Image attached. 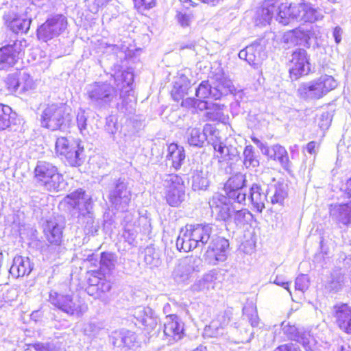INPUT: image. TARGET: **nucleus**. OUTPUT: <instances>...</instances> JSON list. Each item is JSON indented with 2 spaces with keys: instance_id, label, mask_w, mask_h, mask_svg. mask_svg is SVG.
I'll use <instances>...</instances> for the list:
<instances>
[{
  "instance_id": "obj_20",
  "label": "nucleus",
  "mask_w": 351,
  "mask_h": 351,
  "mask_svg": "<svg viewBox=\"0 0 351 351\" xmlns=\"http://www.w3.org/2000/svg\"><path fill=\"white\" fill-rule=\"evenodd\" d=\"M3 19L8 28L16 34L27 33L32 20L27 16V12L25 14L19 15L11 11L5 13Z\"/></svg>"
},
{
  "instance_id": "obj_8",
  "label": "nucleus",
  "mask_w": 351,
  "mask_h": 351,
  "mask_svg": "<svg viewBox=\"0 0 351 351\" xmlns=\"http://www.w3.org/2000/svg\"><path fill=\"white\" fill-rule=\"evenodd\" d=\"M49 301L55 307L69 315H80L86 311V306L73 293H60L51 290Z\"/></svg>"
},
{
  "instance_id": "obj_48",
  "label": "nucleus",
  "mask_w": 351,
  "mask_h": 351,
  "mask_svg": "<svg viewBox=\"0 0 351 351\" xmlns=\"http://www.w3.org/2000/svg\"><path fill=\"white\" fill-rule=\"evenodd\" d=\"M246 182L245 175L242 173H237L227 180L224 184V191L246 189Z\"/></svg>"
},
{
  "instance_id": "obj_33",
  "label": "nucleus",
  "mask_w": 351,
  "mask_h": 351,
  "mask_svg": "<svg viewBox=\"0 0 351 351\" xmlns=\"http://www.w3.org/2000/svg\"><path fill=\"white\" fill-rule=\"evenodd\" d=\"M266 192L267 202H270L272 204L282 205L287 196L286 186L280 182L269 184Z\"/></svg>"
},
{
  "instance_id": "obj_19",
  "label": "nucleus",
  "mask_w": 351,
  "mask_h": 351,
  "mask_svg": "<svg viewBox=\"0 0 351 351\" xmlns=\"http://www.w3.org/2000/svg\"><path fill=\"white\" fill-rule=\"evenodd\" d=\"M68 199V204L74 209L78 210V216L88 215L92 213L93 202L85 191L82 189H77L66 197Z\"/></svg>"
},
{
  "instance_id": "obj_60",
  "label": "nucleus",
  "mask_w": 351,
  "mask_h": 351,
  "mask_svg": "<svg viewBox=\"0 0 351 351\" xmlns=\"http://www.w3.org/2000/svg\"><path fill=\"white\" fill-rule=\"evenodd\" d=\"M186 86L178 85L176 84L171 90V96L174 101H179L182 99L184 94H186Z\"/></svg>"
},
{
  "instance_id": "obj_40",
  "label": "nucleus",
  "mask_w": 351,
  "mask_h": 351,
  "mask_svg": "<svg viewBox=\"0 0 351 351\" xmlns=\"http://www.w3.org/2000/svg\"><path fill=\"white\" fill-rule=\"evenodd\" d=\"M191 187L193 191H206L210 184L208 180V172L195 171L191 179Z\"/></svg>"
},
{
  "instance_id": "obj_16",
  "label": "nucleus",
  "mask_w": 351,
  "mask_h": 351,
  "mask_svg": "<svg viewBox=\"0 0 351 351\" xmlns=\"http://www.w3.org/2000/svg\"><path fill=\"white\" fill-rule=\"evenodd\" d=\"M289 68L291 77L297 80L302 75H306L310 72V63L307 52L303 49H298L293 52Z\"/></svg>"
},
{
  "instance_id": "obj_10",
  "label": "nucleus",
  "mask_w": 351,
  "mask_h": 351,
  "mask_svg": "<svg viewBox=\"0 0 351 351\" xmlns=\"http://www.w3.org/2000/svg\"><path fill=\"white\" fill-rule=\"evenodd\" d=\"M70 121L71 117L62 104L47 105L41 114V125L51 131L62 130Z\"/></svg>"
},
{
  "instance_id": "obj_64",
  "label": "nucleus",
  "mask_w": 351,
  "mask_h": 351,
  "mask_svg": "<svg viewBox=\"0 0 351 351\" xmlns=\"http://www.w3.org/2000/svg\"><path fill=\"white\" fill-rule=\"evenodd\" d=\"M273 351H302L300 347L293 343L289 342L276 347Z\"/></svg>"
},
{
  "instance_id": "obj_55",
  "label": "nucleus",
  "mask_w": 351,
  "mask_h": 351,
  "mask_svg": "<svg viewBox=\"0 0 351 351\" xmlns=\"http://www.w3.org/2000/svg\"><path fill=\"white\" fill-rule=\"evenodd\" d=\"M293 32L299 42V45H305L308 44L310 39V30L304 27H299L293 29Z\"/></svg>"
},
{
  "instance_id": "obj_63",
  "label": "nucleus",
  "mask_w": 351,
  "mask_h": 351,
  "mask_svg": "<svg viewBox=\"0 0 351 351\" xmlns=\"http://www.w3.org/2000/svg\"><path fill=\"white\" fill-rule=\"evenodd\" d=\"M283 42L291 46L299 45V42L296 38L293 30L287 32L283 36Z\"/></svg>"
},
{
  "instance_id": "obj_52",
  "label": "nucleus",
  "mask_w": 351,
  "mask_h": 351,
  "mask_svg": "<svg viewBox=\"0 0 351 351\" xmlns=\"http://www.w3.org/2000/svg\"><path fill=\"white\" fill-rule=\"evenodd\" d=\"M37 37L38 40L43 42H47L48 40L56 38L48 19L37 28Z\"/></svg>"
},
{
  "instance_id": "obj_62",
  "label": "nucleus",
  "mask_w": 351,
  "mask_h": 351,
  "mask_svg": "<svg viewBox=\"0 0 351 351\" xmlns=\"http://www.w3.org/2000/svg\"><path fill=\"white\" fill-rule=\"evenodd\" d=\"M134 2L135 8L140 10L150 9L156 4V0H134Z\"/></svg>"
},
{
  "instance_id": "obj_9",
  "label": "nucleus",
  "mask_w": 351,
  "mask_h": 351,
  "mask_svg": "<svg viewBox=\"0 0 351 351\" xmlns=\"http://www.w3.org/2000/svg\"><path fill=\"white\" fill-rule=\"evenodd\" d=\"M209 227L211 234L206 243L207 250L204 256L208 264L215 265L219 262H223L226 260L229 241L217 236L215 225L209 223Z\"/></svg>"
},
{
  "instance_id": "obj_44",
  "label": "nucleus",
  "mask_w": 351,
  "mask_h": 351,
  "mask_svg": "<svg viewBox=\"0 0 351 351\" xmlns=\"http://www.w3.org/2000/svg\"><path fill=\"white\" fill-rule=\"evenodd\" d=\"M144 261L151 267H159L162 263L159 250L153 245L147 246L144 250Z\"/></svg>"
},
{
  "instance_id": "obj_34",
  "label": "nucleus",
  "mask_w": 351,
  "mask_h": 351,
  "mask_svg": "<svg viewBox=\"0 0 351 351\" xmlns=\"http://www.w3.org/2000/svg\"><path fill=\"white\" fill-rule=\"evenodd\" d=\"M263 154L272 160H278L285 169L289 167V160L285 148L278 144L271 147H267Z\"/></svg>"
},
{
  "instance_id": "obj_49",
  "label": "nucleus",
  "mask_w": 351,
  "mask_h": 351,
  "mask_svg": "<svg viewBox=\"0 0 351 351\" xmlns=\"http://www.w3.org/2000/svg\"><path fill=\"white\" fill-rule=\"evenodd\" d=\"M77 222L83 226L86 235L93 234L97 231L98 226L95 224L93 213L77 217Z\"/></svg>"
},
{
  "instance_id": "obj_42",
  "label": "nucleus",
  "mask_w": 351,
  "mask_h": 351,
  "mask_svg": "<svg viewBox=\"0 0 351 351\" xmlns=\"http://www.w3.org/2000/svg\"><path fill=\"white\" fill-rule=\"evenodd\" d=\"M48 20L56 37L63 33L67 27V19L63 14L51 15L48 18Z\"/></svg>"
},
{
  "instance_id": "obj_13",
  "label": "nucleus",
  "mask_w": 351,
  "mask_h": 351,
  "mask_svg": "<svg viewBox=\"0 0 351 351\" xmlns=\"http://www.w3.org/2000/svg\"><path fill=\"white\" fill-rule=\"evenodd\" d=\"M202 267V261L198 256H187L180 260L175 267L172 276L178 282H185L194 272H199Z\"/></svg>"
},
{
  "instance_id": "obj_54",
  "label": "nucleus",
  "mask_w": 351,
  "mask_h": 351,
  "mask_svg": "<svg viewBox=\"0 0 351 351\" xmlns=\"http://www.w3.org/2000/svg\"><path fill=\"white\" fill-rule=\"evenodd\" d=\"M21 71L10 73L5 79V84L7 89L10 93H19V75Z\"/></svg>"
},
{
  "instance_id": "obj_4",
  "label": "nucleus",
  "mask_w": 351,
  "mask_h": 351,
  "mask_svg": "<svg viewBox=\"0 0 351 351\" xmlns=\"http://www.w3.org/2000/svg\"><path fill=\"white\" fill-rule=\"evenodd\" d=\"M209 228V223L186 225V229H182L177 238L178 250L187 252L195 248L206 247V243L211 234Z\"/></svg>"
},
{
  "instance_id": "obj_50",
  "label": "nucleus",
  "mask_w": 351,
  "mask_h": 351,
  "mask_svg": "<svg viewBox=\"0 0 351 351\" xmlns=\"http://www.w3.org/2000/svg\"><path fill=\"white\" fill-rule=\"evenodd\" d=\"M217 104H212V108L206 112V117L213 121H219L226 123L228 120V116L223 112V107Z\"/></svg>"
},
{
  "instance_id": "obj_43",
  "label": "nucleus",
  "mask_w": 351,
  "mask_h": 351,
  "mask_svg": "<svg viewBox=\"0 0 351 351\" xmlns=\"http://www.w3.org/2000/svg\"><path fill=\"white\" fill-rule=\"evenodd\" d=\"M186 138L189 145L195 147H202L206 141L204 134H202L200 129L194 128H189L186 131Z\"/></svg>"
},
{
  "instance_id": "obj_47",
  "label": "nucleus",
  "mask_w": 351,
  "mask_h": 351,
  "mask_svg": "<svg viewBox=\"0 0 351 351\" xmlns=\"http://www.w3.org/2000/svg\"><path fill=\"white\" fill-rule=\"evenodd\" d=\"M227 202L232 205V203H238L245 205L247 201L246 189H229L225 191Z\"/></svg>"
},
{
  "instance_id": "obj_56",
  "label": "nucleus",
  "mask_w": 351,
  "mask_h": 351,
  "mask_svg": "<svg viewBox=\"0 0 351 351\" xmlns=\"http://www.w3.org/2000/svg\"><path fill=\"white\" fill-rule=\"evenodd\" d=\"M202 134L205 135L206 141L208 138V136H211V139L208 140V143L212 144L214 141H221L219 137V131L216 129V128L211 125L206 123L203 128V131L202 132Z\"/></svg>"
},
{
  "instance_id": "obj_26",
  "label": "nucleus",
  "mask_w": 351,
  "mask_h": 351,
  "mask_svg": "<svg viewBox=\"0 0 351 351\" xmlns=\"http://www.w3.org/2000/svg\"><path fill=\"white\" fill-rule=\"evenodd\" d=\"M136 339L134 332L124 329L113 331L110 335L112 344L120 351H125V349L133 348L136 343Z\"/></svg>"
},
{
  "instance_id": "obj_61",
  "label": "nucleus",
  "mask_w": 351,
  "mask_h": 351,
  "mask_svg": "<svg viewBox=\"0 0 351 351\" xmlns=\"http://www.w3.org/2000/svg\"><path fill=\"white\" fill-rule=\"evenodd\" d=\"M104 326L100 322H90L85 328V331L88 332L90 335H97L99 332L104 330Z\"/></svg>"
},
{
  "instance_id": "obj_25",
  "label": "nucleus",
  "mask_w": 351,
  "mask_h": 351,
  "mask_svg": "<svg viewBox=\"0 0 351 351\" xmlns=\"http://www.w3.org/2000/svg\"><path fill=\"white\" fill-rule=\"evenodd\" d=\"M347 282L346 272L339 267H335L324 282V289L329 293L341 291Z\"/></svg>"
},
{
  "instance_id": "obj_32",
  "label": "nucleus",
  "mask_w": 351,
  "mask_h": 351,
  "mask_svg": "<svg viewBox=\"0 0 351 351\" xmlns=\"http://www.w3.org/2000/svg\"><path fill=\"white\" fill-rule=\"evenodd\" d=\"M295 8L296 3H291L287 5L286 3H280L277 1V12H275L276 20L284 25H288L292 20L297 21L296 13L294 10Z\"/></svg>"
},
{
  "instance_id": "obj_59",
  "label": "nucleus",
  "mask_w": 351,
  "mask_h": 351,
  "mask_svg": "<svg viewBox=\"0 0 351 351\" xmlns=\"http://www.w3.org/2000/svg\"><path fill=\"white\" fill-rule=\"evenodd\" d=\"M309 287V280L306 275L302 274L298 276L295 281V290L304 293Z\"/></svg>"
},
{
  "instance_id": "obj_24",
  "label": "nucleus",
  "mask_w": 351,
  "mask_h": 351,
  "mask_svg": "<svg viewBox=\"0 0 351 351\" xmlns=\"http://www.w3.org/2000/svg\"><path fill=\"white\" fill-rule=\"evenodd\" d=\"M297 16V21L314 23L322 20L324 15L322 10L315 8L311 3L301 2L296 3V8L294 9Z\"/></svg>"
},
{
  "instance_id": "obj_41",
  "label": "nucleus",
  "mask_w": 351,
  "mask_h": 351,
  "mask_svg": "<svg viewBox=\"0 0 351 351\" xmlns=\"http://www.w3.org/2000/svg\"><path fill=\"white\" fill-rule=\"evenodd\" d=\"M232 330H235L237 332V343H250L254 338V329L250 328L247 323L241 322L238 326L232 328Z\"/></svg>"
},
{
  "instance_id": "obj_27",
  "label": "nucleus",
  "mask_w": 351,
  "mask_h": 351,
  "mask_svg": "<svg viewBox=\"0 0 351 351\" xmlns=\"http://www.w3.org/2000/svg\"><path fill=\"white\" fill-rule=\"evenodd\" d=\"M329 214L337 223L348 226L351 224V200L344 204H330Z\"/></svg>"
},
{
  "instance_id": "obj_11",
  "label": "nucleus",
  "mask_w": 351,
  "mask_h": 351,
  "mask_svg": "<svg viewBox=\"0 0 351 351\" xmlns=\"http://www.w3.org/2000/svg\"><path fill=\"white\" fill-rule=\"evenodd\" d=\"M132 193L124 178H114L108 186V199L117 210L125 212L131 201Z\"/></svg>"
},
{
  "instance_id": "obj_58",
  "label": "nucleus",
  "mask_w": 351,
  "mask_h": 351,
  "mask_svg": "<svg viewBox=\"0 0 351 351\" xmlns=\"http://www.w3.org/2000/svg\"><path fill=\"white\" fill-rule=\"evenodd\" d=\"M87 119L88 117L85 115L84 110H80L77 114L76 121L78 129L83 135L88 132L87 129Z\"/></svg>"
},
{
  "instance_id": "obj_2",
  "label": "nucleus",
  "mask_w": 351,
  "mask_h": 351,
  "mask_svg": "<svg viewBox=\"0 0 351 351\" xmlns=\"http://www.w3.org/2000/svg\"><path fill=\"white\" fill-rule=\"evenodd\" d=\"M210 208L215 210L217 219L229 225L234 223L237 226H243L252 221L253 216L247 209L236 210L227 202L226 196L215 194L209 202Z\"/></svg>"
},
{
  "instance_id": "obj_1",
  "label": "nucleus",
  "mask_w": 351,
  "mask_h": 351,
  "mask_svg": "<svg viewBox=\"0 0 351 351\" xmlns=\"http://www.w3.org/2000/svg\"><path fill=\"white\" fill-rule=\"evenodd\" d=\"M133 74L128 71L121 72L114 75V86L108 82H96L86 87V95L89 104L98 110H107L121 97L122 89L129 88L133 82Z\"/></svg>"
},
{
  "instance_id": "obj_6",
  "label": "nucleus",
  "mask_w": 351,
  "mask_h": 351,
  "mask_svg": "<svg viewBox=\"0 0 351 351\" xmlns=\"http://www.w3.org/2000/svg\"><path fill=\"white\" fill-rule=\"evenodd\" d=\"M337 86L338 82L332 76L322 75L317 79L300 84L297 93L306 101L317 100L335 89Z\"/></svg>"
},
{
  "instance_id": "obj_7",
  "label": "nucleus",
  "mask_w": 351,
  "mask_h": 351,
  "mask_svg": "<svg viewBox=\"0 0 351 351\" xmlns=\"http://www.w3.org/2000/svg\"><path fill=\"white\" fill-rule=\"evenodd\" d=\"M56 153L72 167L80 166L83 163L84 146L79 139L58 138L56 142Z\"/></svg>"
},
{
  "instance_id": "obj_21",
  "label": "nucleus",
  "mask_w": 351,
  "mask_h": 351,
  "mask_svg": "<svg viewBox=\"0 0 351 351\" xmlns=\"http://www.w3.org/2000/svg\"><path fill=\"white\" fill-rule=\"evenodd\" d=\"M21 42L14 41L0 48V71L12 67L19 59Z\"/></svg>"
},
{
  "instance_id": "obj_39",
  "label": "nucleus",
  "mask_w": 351,
  "mask_h": 351,
  "mask_svg": "<svg viewBox=\"0 0 351 351\" xmlns=\"http://www.w3.org/2000/svg\"><path fill=\"white\" fill-rule=\"evenodd\" d=\"M88 275V282L96 283L100 294L107 293L111 289V283L105 279V276H102L101 271H90Z\"/></svg>"
},
{
  "instance_id": "obj_35",
  "label": "nucleus",
  "mask_w": 351,
  "mask_h": 351,
  "mask_svg": "<svg viewBox=\"0 0 351 351\" xmlns=\"http://www.w3.org/2000/svg\"><path fill=\"white\" fill-rule=\"evenodd\" d=\"M250 196L248 201L252 203L254 208L259 212L265 208V203L267 202V193H264L261 186L256 183H254L250 189Z\"/></svg>"
},
{
  "instance_id": "obj_28",
  "label": "nucleus",
  "mask_w": 351,
  "mask_h": 351,
  "mask_svg": "<svg viewBox=\"0 0 351 351\" xmlns=\"http://www.w3.org/2000/svg\"><path fill=\"white\" fill-rule=\"evenodd\" d=\"M134 318L147 330H154L158 325L159 318L148 306H138L134 309Z\"/></svg>"
},
{
  "instance_id": "obj_29",
  "label": "nucleus",
  "mask_w": 351,
  "mask_h": 351,
  "mask_svg": "<svg viewBox=\"0 0 351 351\" xmlns=\"http://www.w3.org/2000/svg\"><path fill=\"white\" fill-rule=\"evenodd\" d=\"M63 228L64 223L62 220L53 219L47 221L44 230L47 241L51 244L60 245Z\"/></svg>"
},
{
  "instance_id": "obj_5",
  "label": "nucleus",
  "mask_w": 351,
  "mask_h": 351,
  "mask_svg": "<svg viewBox=\"0 0 351 351\" xmlns=\"http://www.w3.org/2000/svg\"><path fill=\"white\" fill-rule=\"evenodd\" d=\"M337 86L338 82L332 76L322 75L317 79L300 84L297 93L306 101L317 100L335 89Z\"/></svg>"
},
{
  "instance_id": "obj_36",
  "label": "nucleus",
  "mask_w": 351,
  "mask_h": 351,
  "mask_svg": "<svg viewBox=\"0 0 351 351\" xmlns=\"http://www.w3.org/2000/svg\"><path fill=\"white\" fill-rule=\"evenodd\" d=\"M277 12V0H269L265 2L261 9L258 11L257 20L262 25L269 24Z\"/></svg>"
},
{
  "instance_id": "obj_15",
  "label": "nucleus",
  "mask_w": 351,
  "mask_h": 351,
  "mask_svg": "<svg viewBox=\"0 0 351 351\" xmlns=\"http://www.w3.org/2000/svg\"><path fill=\"white\" fill-rule=\"evenodd\" d=\"M233 86L230 80H223L218 85L213 86L208 81H203L195 90V95L199 99L208 97L219 99L223 95L232 92Z\"/></svg>"
},
{
  "instance_id": "obj_31",
  "label": "nucleus",
  "mask_w": 351,
  "mask_h": 351,
  "mask_svg": "<svg viewBox=\"0 0 351 351\" xmlns=\"http://www.w3.org/2000/svg\"><path fill=\"white\" fill-rule=\"evenodd\" d=\"M186 158L184 148L176 143H171L167 147L166 160L171 164V167L176 171L180 169Z\"/></svg>"
},
{
  "instance_id": "obj_53",
  "label": "nucleus",
  "mask_w": 351,
  "mask_h": 351,
  "mask_svg": "<svg viewBox=\"0 0 351 351\" xmlns=\"http://www.w3.org/2000/svg\"><path fill=\"white\" fill-rule=\"evenodd\" d=\"M12 108L7 105L0 104V131L11 125Z\"/></svg>"
},
{
  "instance_id": "obj_23",
  "label": "nucleus",
  "mask_w": 351,
  "mask_h": 351,
  "mask_svg": "<svg viewBox=\"0 0 351 351\" xmlns=\"http://www.w3.org/2000/svg\"><path fill=\"white\" fill-rule=\"evenodd\" d=\"M335 323L339 328L348 335H351V305L340 303L333 307Z\"/></svg>"
},
{
  "instance_id": "obj_17",
  "label": "nucleus",
  "mask_w": 351,
  "mask_h": 351,
  "mask_svg": "<svg viewBox=\"0 0 351 351\" xmlns=\"http://www.w3.org/2000/svg\"><path fill=\"white\" fill-rule=\"evenodd\" d=\"M163 332L168 343L172 344L183 337L184 323L177 315H168L165 317Z\"/></svg>"
},
{
  "instance_id": "obj_18",
  "label": "nucleus",
  "mask_w": 351,
  "mask_h": 351,
  "mask_svg": "<svg viewBox=\"0 0 351 351\" xmlns=\"http://www.w3.org/2000/svg\"><path fill=\"white\" fill-rule=\"evenodd\" d=\"M263 40H256L239 53V57L250 65H258L267 58L265 45Z\"/></svg>"
},
{
  "instance_id": "obj_38",
  "label": "nucleus",
  "mask_w": 351,
  "mask_h": 351,
  "mask_svg": "<svg viewBox=\"0 0 351 351\" xmlns=\"http://www.w3.org/2000/svg\"><path fill=\"white\" fill-rule=\"evenodd\" d=\"M216 280V272L210 271L193 285V289L195 291H206L213 289L215 287Z\"/></svg>"
},
{
  "instance_id": "obj_51",
  "label": "nucleus",
  "mask_w": 351,
  "mask_h": 351,
  "mask_svg": "<svg viewBox=\"0 0 351 351\" xmlns=\"http://www.w3.org/2000/svg\"><path fill=\"white\" fill-rule=\"evenodd\" d=\"M214 149L219 152L221 156H228L229 159H233L234 157L239 155L237 149L232 146H226L221 141L212 143Z\"/></svg>"
},
{
  "instance_id": "obj_14",
  "label": "nucleus",
  "mask_w": 351,
  "mask_h": 351,
  "mask_svg": "<svg viewBox=\"0 0 351 351\" xmlns=\"http://www.w3.org/2000/svg\"><path fill=\"white\" fill-rule=\"evenodd\" d=\"M281 328L287 339L298 342L307 351L313 350L315 339L309 331L285 321L282 322Z\"/></svg>"
},
{
  "instance_id": "obj_57",
  "label": "nucleus",
  "mask_w": 351,
  "mask_h": 351,
  "mask_svg": "<svg viewBox=\"0 0 351 351\" xmlns=\"http://www.w3.org/2000/svg\"><path fill=\"white\" fill-rule=\"evenodd\" d=\"M119 129V125L117 123V120L113 116H109L106 119L104 130L106 132L114 137Z\"/></svg>"
},
{
  "instance_id": "obj_45",
  "label": "nucleus",
  "mask_w": 351,
  "mask_h": 351,
  "mask_svg": "<svg viewBox=\"0 0 351 351\" xmlns=\"http://www.w3.org/2000/svg\"><path fill=\"white\" fill-rule=\"evenodd\" d=\"M243 165L250 169H254L259 166V160L252 145L245 146L243 152Z\"/></svg>"
},
{
  "instance_id": "obj_46",
  "label": "nucleus",
  "mask_w": 351,
  "mask_h": 351,
  "mask_svg": "<svg viewBox=\"0 0 351 351\" xmlns=\"http://www.w3.org/2000/svg\"><path fill=\"white\" fill-rule=\"evenodd\" d=\"M19 93L26 94L34 90L36 84L31 75L26 71H21L19 75Z\"/></svg>"
},
{
  "instance_id": "obj_37",
  "label": "nucleus",
  "mask_w": 351,
  "mask_h": 351,
  "mask_svg": "<svg viewBox=\"0 0 351 351\" xmlns=\"http://www.w3.org/2000/svg\"><path fill=\"white\" fill-rule=\"evenodd\" d=\"M99 269L102 276L110 274L114 269L117 263V256L115 254L104 252L100 254Z\"/></svg>"
},
{
  "instance_id": "obj_22",
  "label": "nucleus",
  "mask_w": 351,
  "mask_h": 351,
  "mask_svg": "<svg viewBox=\"0 0 351 351\" xmlns=\"http://www.w3.org/2000/svg\"><path fill=\"white\" fill-rule=\"evenodd\" d=\"M230 322V313L224 311L213 319L204 328V335L210 338H219L226 333V327Z\"/></svg>"
},
{
  "instance_id": "obj_30",
  "label": "nucleus",
  "mask_w": 351,
  "mask_h": 351,
  "mask_svg": "<svg viewBox=\"0 0 351 351\" xmlns=\"http://www.w3.org/2000/svg\"><path fill=\"white\" fill-rule=\"evenodd\" d=\"M33 265L28 257L15 256L10 268V274L15 278L29 275L32 271Z\"/></svg>"
},
{
  "instance_id": "obj_12",
  "label": "nucleus",
  "mask_w": 351,
  "mask_h": 351,
  "mask_svg": "<svg viewBox=\"0 0 351 351\" xmlns=\"http://www.w3.org/2000/svg\"><path fill=\"white\" fill-rule=\"evenodd\" d=\"M165 197L173 207L179 206L186 197V186L182 178L177 174L166 175L163 179Z\"/></svg>"
},
{
  "instance_id": "obj_3",
  "label": "nucleus",
  "mask_w": 351,
  "mask_h": 351,
  "mask_svg": "<svg viewBox=\"0 0 351 351\" xmlns=\"http://www.w3.org/2000/svg\"><path fill=\"white\" fill-rule=\"evenodd\" d=\"M34 173L36 184L49 192L62 191L67 186V183L58 167L49 162L38 161Z\"/></svg>"
}]
</instances>
